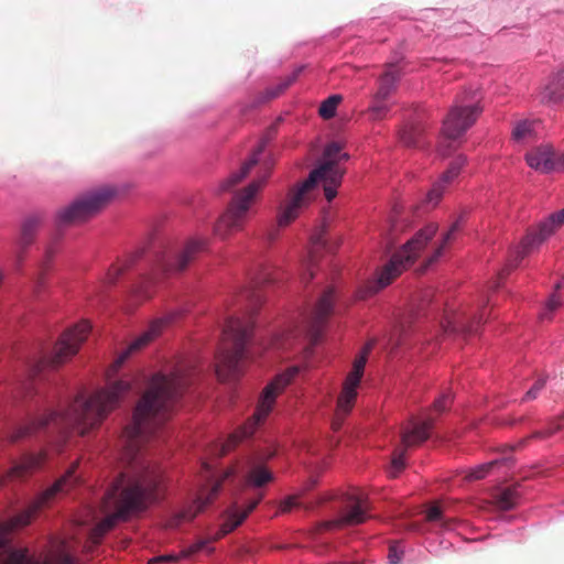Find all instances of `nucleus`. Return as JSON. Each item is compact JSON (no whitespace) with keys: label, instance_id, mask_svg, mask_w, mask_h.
<instances>
[{"label":"nucleus","instance_id":"f257e3e1","mask_svg":"<svg viewBox=\"0 0 564 564\" xmlns=\"http://www.w3.org/2000/svg\"><path fill=\"white\" fill-rule=\"evenodd\" d=\"M194 367L187 360L154 373L139 400L131 424L122 435L123 471L106 491L100 512L106 517L91 529L83 551L91 552L117 521L144 510L161 498L164 479L159 465L141 453L142 444L169 419L171 410L191 383Z\"/></svg>","mask_w":564,"mask_h":564},{"label":"nucleus","instance_id":"f03ea898","mask_svg":"<svg viewBox=\"0 0 564 564\" xmlns=\"http://www.w3.org/2000/svg\"><path fill=\"white\" fill-rule=\"evenodd\" d=\"M182 315L181 311H173L165 316L153 319L148 329L139 335L129 347L108 368L106 376L108 383L91 395L78 394L64 410L51 411L30 419L20 425L11 435L12 442L30 436L45 426H54L63 434L76 431L84 436L96 429L113 411L132 388V379L129 377L110 381L121 368L127 358L134 351L142 349Z\"/></svg>","mask_w":564,"mask_h":564},{"label":"nucleus","instance_id":"7ed1b4c3","mask_svg":"<svg viewBox=\"0 0 564 564\" xmlns=\"http://www.w3.org/2000/svg\"><path fill=\"white\" fill-rule=\"evenodd\" d=\"M78 465V462H74L26 510L0 524V564H76L74 555L79 543L73 539L56 542L43 560L31 555L28 549H7L6 544L11 532L28 525L39 510L47 506L57 494L65 492L79 482V476L76 474Z\"/></svg>","mask_w":564,"mask_h":564},{"label":"nucleus","instance_id":"20e7f679","mask_svg":"<svg viewBox=\"0 0 564 564\" xmlns=\"http://www.w3.org/2000/svg\"><path fill=\"white\" fill-rule=\"evenodd\" d=\"M348 158V154L341 151L340 144L336 142L328 144L323 152L318 167L314 169L303 183L290 189L285 200L279 208L278 225L286 227L294 221L300 213L313 200V192L319 183L323 184L326 199L330 202L335 198L345 173L341 163L346 162Z\"/></svg>","mask_w":564,"mask_h":564},{"label":"nucleus","instance_id":"39448f33","mask_svg":"<svg viewBox=\"0 0 564 564\" xmlns=\"http://www.w3.org/2000/svg\"><path fill=\"white\" fill-rule=\"evenodd\" d=\"M271 456L272 454L267 456L262 454L249 456L240 465L228 468L221 476H217L214 473L213 466L209 463L203 462L202 477L205 478L207 484L198 490L196 499L189 506L173 514L166 521L165 527L177 529L183 523L192 521L217 498L223 481L236 474L241 476L247 487L260 488L272 481L273 474L265 466V460Z\"/></svg>","mask_w":564,"mask_h":564},{"label":"nucleus","instance_id":"423d86ee","mask_svg":"<svg viewBox=\"0 0 564 564\" xmlns=\"http://www.w3.org/2000/svg\"><path fill=\"white\" fill-rule=\"evenodd\" d=\"M253 328L251 316L230 317L226 322L216 352V373L219 380L236 379L247 359L246 346Z\"/></svg>","mask_w":564,"mask_h":564},{"label":"nucleus","instance_id":"0eeeda50","mask_svg":"<svg viewBox=\"0 0 564 564\" xmlns=\"http://www.w3.org/2000/svg\"><path fill=\"white\" fill-rule=\"evenodd\" d=\"M272 164L264 162L257 177L246 187L237 191L226 210L219 216L214 226V234L220 239H227L232 234L243 230L249 218L256 214V205L260 197Z\"/></svg>","mask_w":564,"mask_h":564},{"label":"nucleus","instance_id":"6e6552de","mask_svg":"<svg viewBox=\"0 0 564 564\" xmlns=\"http://www.w3.org/2000/svg\"><path fill=\"white\" fill-rule=\"evenodd\" d=\"M437 230L438 226L435 223H431L420 229L397 253L392 256L391 260L381 268L377 274V280L369 282L359 291V297L366 299L371 296L379 290L389 285L406 268L414 263V261L425 250L427 243L434 238Z\"/></svg>","mask_w":564,"mask_h":564},{"label":"nucleus","instance_id":"1a4fd4ad","mask_svg":"<svg viewBox=\"0 0 564 564\" xmlns=\"http://www.w3.org/2000/svg\"><path fill=\"white\" fill-rule=\"evenodd\" d=\"M335 299V289L333 286L327 288L313 310L302 316L299 325L272 338L271 347L274 349H289L301 337L308 338L313 345L316 344L323 333L327 318L333 312Z\"/></svg>","mask_w":564,"mask_h":564},{"label":"nucleus","instance_id":"9d476101","mask_svg":"<svg viewBox=\"0 0 564 564\" xmlns=\"http://www.w3.org/2000/svg\"><path fill=\"white\" fill-rule=\"evenodd\" d=\"M302 367L292 366L284 372L278 375L270 383L265 386L252 417L239 431L231 434L226 443L221 444L219 456L227 454L242 438L249 437L253 434L256 427L262 423L271 413L276 397L283 392V390L292 382V380L300 373Z\"/></svg>","mask_w":564,"mask_h":564},{"label":"nucleus","instance_id":"9b49d317","mask_svg":"<svg viewBox=\"0 0 564 564\" xmlns=\"http://www.w3.org/2000/svg\"><path fill=\"white\" fill-rule=\"evenodd\" d=\"M481 108L476 104L464 106L455 105L443 121L437 152L441 156H447L457 147L462 135L476 122Z\"/></svg>","mask_w":564,"mask_h":564},{"label":"nucleus","instance_id":"f8f14e48","mask_svg":"<svg viewBox=\"0 0 564 564\" xmlns=\"http://www.w3.org/2000/svg\"><path fill=\"white\" fill-rule=\"evenodd\" d=\"M116 196L117 191L111 186L90 191L59 210L58 221L61 224L84 221L105 208Z\"/></svg>","mask_w":564,"mask_h":564},{"label":"nucleus","instance_id":"ddd939ff","mask_svg":"<svg viewBox=\"0 0 564 564\" xmlns=\"http://www.w3.org/2000/svg\"><path fill=\"white\" fill-rule=\"evenodd\" d=\"M262 495H259L256 499L250 501L246 507H240L237 503H234L230 506L225 514H224V521L219 528V530L212 536L200 539L189 546L183 549L181 551L182 558H189L193 555H196L198 553L205 552V553H212L214 551V547L212 544L234 531L237 527H239L245 519L248 517V514L258 506V503L262 499Z\"/></svg>","mask_w":564,"mask_h":564},{"label":"nucleus","instance_id":"4468645a","mask_svg":"<svg viewBox=\"0 0 564 564\" xmlns=\"http://www.w3.org/2000/svg\"><path fill=\"white\" fill-rule=\"evenodd\" d=\"M91 325L88 321H82L73 328L66 330L56 343L54 354L50 359H42L31 369V376L35 377L46 367L56 368L72 358L86 340Z\"/></svg>","mask_w":564,"mask_h":564},{"label":"nucleus","instance_id":"2eb2a0df","mask_svg":"<svg viewBox=\"0 0 564 564\" xmlns=\"http://www.w3.org/2000/svg\"><path fill=\"white\" fill-rule=\"evenodd\" d=\"M432 426L433 420L429 417L425 420H411L402 427L401 445L394 449L389 468V475L391 477H397L404 469L405 451L426 441Z\"/></svg>","mask_w":564,"mask_h":564},{"label":"nucleus","instance_id":"dca6fc26","mask_svg":"<svg viewBox=\"0 0 564 564\" xmlns=\"http://www.w3.org/2000/svg\"><path fill=\"white\" fill-rule=\"evenodd\" d=\"M373 345V341L367 343L366 346L359 352V355H357L354 359L351 370L346 376V379L341 387V391L337 398L336 409L340 413L349 414L355 405L358 394L357 389L364 376V370L368 355L371 351Z\"/></svg>","mask_w":564,"mask_h":564},{"label":"nucleus","instance_id":"f3484780","mask_svg":"<svg viewBox=\"0 0 564 564\" xmlns=\"http://www.w3.org/2000/svg\"><path fill=\"white\" fill-rule=\"evenodd\" d=\"M564 224V208L551 215L543 221L539 229L534 232L528 234L514 251L512 259L509 260L508 270L516 268L518 263L528 256L535 247L547 239L560 226ZM506 270L502 271L507 274Z\"/></svg>","mask_w":564,"mask_h":564},{"label":"nucleus","instance_id":"a211bd4d","mask_svg":"<svg viewBox=\"0 0 564 564\" xmlns=\"http://www.w3.org/2000/svg\"><path fill=\"white\" fill-rule=\"evenodd\" d=\"M369 502L367 495L361 490H354L346 495L345 506L338 519L323 523L324 529H337L357 525L369 518Z\"/></svg>","mask_w":564,"mask_h":564},{"label":"nucleus","instance_id":"6ab92c4d","mask_svg":"<svg viewBox=\"0 0 564 564\" xmlns=\"http://www.w3.org/2000/svg\"><path fill=\"white\" fill-rule=\"evenodd\" d=\"M485 313L481 312L479 316L470 321L466 313L455 307L447 305L444 308L443 316L440 322L441 329L444 335L454 333H476L479 325L482 323Z\"/></svg>","mask_w":564,"mask_h":564},{"label":"nucleus","instance_id":"aec40b11","mask_svg":"<svg viewBox=\"0 0 564 564\" xmlns=\"http://www.w3.org/2000/svg\"><path fill=\"white\" fill-rule=\"evenodd\" d=\"M465 163V156L458 155L455 158V160L451 163V166L443 173L440 180L433 184L432 188L427 193L425 199L427 205L435 207L440 203L444 192L448 185L458 176Z\"/></svg>","mask_w":564,"mask_h":564},{"label":"nucleus","instance_id":"412c9836","mask_svg":"<svg viewBox=\"0 0 564 564\" xmlns=\"http://www.w3.org/2000/svg\"><path fill=\"white\" fill-rule=\"evenodd\" d=\"M206 241L202 239H191L185 245L182 252H180L173 261L171 259H164L162 262V269L166 273H175L184 270L187 264L205 249Z\"/></svg>","mask_w":564,"mask_h":564},{"label":"nucleus","instance_id":"4be33fe9","mask_svg":"<svg viewBox=\"0 0 564 564\" xmlns=\"http://www.w3.org/2000/svg\"><path fill=\"white\" fill-rule=\"evenodd\" d=\"M527 164L534 171L549 174L554 172L555 152L550 144H541L525 153Z\"/></svg>","mask_w":564,"mask_h":564},{"label":"nucleus","instance_id":"5701e85b","mask_svg":"<svg viewBox=\"0 0 564 564\" xmlns=\"http://www.w3.org/2000/svg\"><path fill=\"white\" fill-rule=\"evenodd\" d=\"M41 221V217L36 215L30 216L23 221L21 236L18 241V251L15 254L17 269H20V267L22 265L25 250L29 246L33 243Z\"/></svg>","mask_w":564,"mask_h":564},{"label":"nucleus","instance_id":"b1692460","mask_svg":"<svg viewBox=\"0 0 564 564\" xmlns=\"http://www.w3.org/2000/svg\"><path fill=\"white\" fill-rule=\"evenodd\" d=\"M263 143H260L258 148L253 151L250 159L247 160L241 167L232 172L223 183L221 191H229L231 187L240 183L243 178H246L251 171L259 164V155L263 151Z\"/></svg>","mask_w":564,"mask_h":564},{"label":"nucleus","instance_id":"393cba45","mask_svg":"<svg viewBox=\"0 0 564 564\" xmlns=\"http://www.w3.org/2000/svg\"><path fill=\"white\" fill-rule=\"evenodd\" d=\"M540 122L521 119L514 122L511 131V140L517 144H528L535 140Z\"/></svg>","mask_w":564,"mask_h":564},{"label":"nucleus","instance_id":"a878e982","mask_svg":"<svg viewBox=\"0 0 564 564\" xmlns=\"http://www.w3.org/2000/svg\"><path fill=\"white\" fill-rule=\"evenodd\" d=\"M47 458V452L41 451L37 454L24 455L20 463L10 470V477L18 478L40 468Z\"/></svg>","mask_w":564,"mask_h":564},{"label":"nucleus","instance_id":"bb28decb","mask_svg":"<svg viewBox=\"0 0 564 564\" xmlns=\"http://www.w3.org/2000/svg\"><path fill=\"white\" fill-rule=\"evenodd\" d=\"M462 217L456 219L448 230L443 234L441 240L436 241L433 245L432 252L426 258V265H430L437 261L440 257L444 253L445 249L455 240L457 232L460 229Z\"/></svg>","mask_w":564,"mask_h":564},{"label":"nucleus","instance_id":"cd10ccee","mask_svg":"<svg viewBox=\"0 0 564 564\" xmlns=\"http://www.w3.org/2000/svg\"><path fill=\"white\" fill-rule=\"evenodd\" d=\"M414 315L406 313L402 315L390 333L389 343L392 347H399L414 329Z\"/></svg>","mask_w":564,"mask_h":564},{"label":"nucleus","instance_id":"c85d7f7f","mask_svg":"<svg viewBox=\"0 0 564 564\" xmlns=\"http://www.w3.org/2000/svg\"><path fill=\"white\" fill-rule=\"evenodd\" d=\"M400 76L399 68L395 65H390L380 76L375 95L390 99V96L397 90V84Z\"/></svg>","mask_w":564,"mask_h":564},{"label":"nucleus","instance_id":"c756f323","mask_svg":"<svg viewBox=\"0 0 564 564\" xmlns=\"http://www.w3.org/2000/svg\"><path fill=\"white\" fill-rule=\"evenodd\" d=\"M542 99L547 101H560L564 99V69L554 73L542 90Z\"/></svg>","mask_w":564,"mask_h":564},{"label":"nucleus","instance_id":"7c9ffc66","mask_svg":"<svg viewBox=\"0 0 564 564\" xmlns=\"http://www.w3.org/2000/svg\"><path fill=\"white\" fill-rule=\"evenodd\" d=\"M311 247H310V260H308V268H307V275H303V280H311L314 276V272L312 269L313 262H315L319 251L325 247L326 239H325V228L321 227L318 228L312 236H311Z\"/></svg>","mask_w":564,"mask_h":564},{"label":"nucleus","instance_id":"2f4dec72","mask_svg":"<svg viewBox=\"0 0 564 564\" xmlns=\"http://www.w3.org/2000/svg\"><path fill=\"white\" fill-rule=\"evenodd\" d=\"M519 498L520 496L516 488L507 487L494 495V502L500 510H510L517 506Z\"/></svg>","mask_w":564,"mask_h":564},{"label":"nucleus","instance_id":"473e14b6","mask_svg":"<svg viewBox=\"0 0 564 564\" xmlns=\"http://www.w3.org/2000/svg\"><path fill=\"white\" fill-rule=\"evenodd\" d=\"M391 106L389 99L379 97L378 95L372 96L371 104L368 108V113L372 120H382L387 117Z\"/></svg>","mask_w":564,"mask_h":564},{"label":"nucleus","instance_id":"72a5a7b5","mask_svg":"<svg viewBox=\"0 0 564 564\" xmlns=\"http://www.w3.org/2000/svg\"><path fill=\"white\" fill-rule=\"evenodd\" d=\"M252 280L256 284L272 282L273 267L268 262L258 263L252 273Z\"/></svg>","mask_w":564,"mask_h":564},{"label":"nucleus","instance_id":"f704fd0d","mask_svg":"<svg viewBox=\"0 0 564 564\" xmlns=\"http://www.w3.org/2000/svg\"><path fill=\"white\" fill-rule=\"evenodd\" d=\"M341 101L340 95H333L325 99L319 106V116L323 119H330L335 116L336 109Z\"/></svg>","mask_w":564,"mask_h":564},{"label":"nucleus","instance_id":"c9c22d12","mask_svg":"<svg viewBox=\"0 0 564 564\" xmlns=\"http://www.w3.org/2000/svg\"><path fill=\"white\" fill-rule=\"evenodd\" d=\"M562 300L558 294L554 293L550 296L547 302L545 303L544 308L540 313L539 317L541 321H551L553 313L561 307Z\"/></svg>","mask_w":564,"mask_h":564},{"label":"nucleus","instance_id":"e433bc0d","mask_svg":"<svg viewBox=\"0 0 564 564\" xmlns=\"http://www.w3.org/2000/svg\"><path fill=\"white\" fill-rule=\"evenodd\" d=\"M498 464V460H492L486 464L478 465L475 468H471L465 477L468 480L482 479L489 474L490 469Z\"/></svg>","mask_w":564,"mask_h":564},{"label":"nucleus","instance_id":"4c0bfd02","mask_svg":"<svg viewBox=\"0 0 564 564\" xmlns=\"http://www.w3.org/2000/svg\"><path fill=\"white\" fill-rule=\"evenodd\" d=\"M420 130L414 126H406L400 132L401 141L408 147H415L419 143Z\"/></svg>","mask_w":564,"mask_h":564},{"label":"nucleus","instance_id":"58836bf2","mask_svg":"<svg viewBox=\"0 0 564 564\" xmlns=\"http://www.w3.org/2000/svg\"><path fill=\"white\" fill-rule=\"evenodd\" d=\"M153 282L152 280H144L137 289L135 296L140 300H147L153 294Z\"/></svg>","mask_w":564,"mask_h":564},{"label":"nucleus","instance_id":"ea45409f","mask_svg":"<svg viewBox=\"0 0 564 564\" xmlns=\"http://www.w3.org/2000/svg\"><path fill=\"white\" fill-rule=\"evenodd\" d=\"M426 519L431 522L443 521V510L440 505H433L426 510Z\"/></svg>","mask_w":564,"mask_h":564},{"label":"nucleus","instance_id":"a19ab883","mask_svg":"<svg viewBox=\"0 0 564 564\" xmlns=\"http://www.w3.org/2000/svg\"><path fill=\"white\" fill-rule=\"evenodd\" d=\"M121 273H122V268L117 264H112L106 273L104 283L105 284L115 283Z\"/></svg>","mask_w":564,"mask_h":564},{"label":"nucleus","instance_id":"79ce46f5","mask_svg":"<svg viewBox=\"0 0 564 564\" xmlns=\"http://www.w3.org/2000/svg\"><path fill=\"white\" fill-rule=\"evenodd\" d=\"M452 402V397L449 393L442 394L438 399H436L433 403V409L437 412H442L448 408Z\"/></svg>","mask_w":564,"mask_h":564},{"label":"nucleus","instance_id":"37998d69","mask_svg":"<svg viewBox=\"0 0 564 564\" xmlns=\"http://www.w3.org/2000/svg\"><path fill=\"white\" fill-rule=\"evenodd\" d=\"M178 558H182L181 552L178 554H169V555H161V556L152 557L149 560V564L176 562Z\"/></svg>","mask_w":564,"mask_h":564},{"label":"nucleus","instance_id":"c03bdc74","mask_svg":"<svg viewBox=\"0 0 564 564\" xmlns=\"http://www.w3.org/2000/svg\"><path fill=\"white\" fill-rule=\"evenodd\" d=\"M46 275L47 273L40 271L33 286V292L35 295H39L46 284Z\"/></svg>","mask_w":564,"mask_h":564},{"label":"nucleus","instance_id":"a18cd8bd","mask_svg":"<svg viewBox=\"0 0 564 564\" xmlns=\"http://www.w3.org/2000/svg\"><path fill=\"white\" fill-rule=\"evenodd\" d=\"M402 558V551L399 550L398 545L393 544L389 547L388 560L390 564H399Z\"/></svg>","mask_w":564,"mask_h":564},{"label":"nucleus","instance_id":"49530a36","mask_svg":"<svg viewBox=\"0 0 564 564\" xmlns=\"http://www.w3.org/2000/svg\"><path fill=\"white\" fill-rule=\"evenodd\" d=\"M348 415V413H340L337 409L335 411L334 417L332 420V430L334 432H337L341 429L345 417Z\"/></svg>","mask_w":564,"mask_h":564},{"label":"nucleus","instance_id":"de8ad7c7","mask_svg":"<svg viewBox=\"0 0 564 564\" xmlns=\"http://www.w3.org/2000/svg\"><path fill=\"white\" fill-rule=\"evenodd\" d=\"M297 505H299L297 497H295V496L288 497L280 503V511L289 512L293 508L297 507Z\"/></svg>","mask_w":564,"mask_h":564},{"label":"nucleus","instance_id":"09e8293b","mask_svg":"<svg viewBox=\"0 0 564 564\" xmlns=\"http://www.w3.org/2000/svg\"><path fill=\"white\" fill-rule=\"evenodd\" d=\"M302 68H297L295 69L292 75H290L281 85H280V88H279V91L273 94V97L278 96L279 93L283 91L284 89H286L292 83H294L299 76V74L301 73Z\"/></svg>","mask_w":564,"mask_h":564},{"label":"nucleus","instance_id":"8fccbe9b","mask_svg":"<svg viewBox=\"0 0 564 564\" xmlns=\"http://www.w3.org/2000/svg\"><path fill=\"white\" fill-rule=\"evenodd\" d=\"M544 384H545L544 379L536 380L535 383L533 384V387L527 392L525 399L527 400L534 399L536 397V394L539 393V391H541L543 389Z\"/></svg>","mask_w":564,"mask_h":564},{"label":"nucleus","instance_id":"3c124183","mask_svg":"<svg viewBox=\"0 0 564 564\" xmlns=\"http://www.w3.org/2000/svg\"><path fill=\"white\" fill-rule=\"evenodd\" d=\"M52 259H53V253L51 250H47L45 253V257L41 263L40 271L47 273L51 268Z\"/></svg>","mask_w":564,"mask_h":564},{"label":"nucleus","instance_id":"603ef678","mask_svg":"<svg viewBox=\"0 0 564 564\" xmlns=\"http://www.w3.org/2000/svg\"><path fill=\"white\" fill-rule=\"evenodd\" d=\"M564 171V153L556 154L554 160V172H563Z\"/></svg>","mask_w":564,"mask_h":564},{"label":"nucleus","instance_id":"864d4df0","mask_svg":"<svg viewBox=\"0 0 564 564\" xmlns=\"http://www.w3.org/2000/svg\"><path fill=\"white\" fill-rule=\"evenodd\" d=\"M558 429H560V426H556V427L550 429V430H545V431H538L532 434V437L533 438H545V437L553 435L555 433V431Z\"/></svg>","mask_w":564,"mask_h":564},{"label":"nucleus","instance_id":"5fc2aeb1","mask_svg":"<svg viewBox=\"0 0 564 564\" xmlns=\"http://www.w3.org/2000/svg\"><path fill=\"white\" fill-rule=\"evenodd\" d=\"M97 517L95 514V511L90 510V509H87V518H79L77 520L78 524L79 525H86L90 522V520H95Z\"/></svg>","mask_w":564,"mask_h":564},{"label":"nucleus","instance_id":"6e6d98bb","mask_svg":"<svg viewBox=\"0 0 564 564\" xmlns=\"http://www.w3.org/2000/svg\"><path fill=\"white\" fill-rule=\"evenodd\" d=\"M398 225L397 224H393L392 227H391V230H390V236L392 237L397 231H398Z\"/></svg>","mask_w":564,"mask_h":564},{"label":"nucleus","instance_id":"4d7b16f0","mask_svg":"<svg viewBox=\"0 0 564 564\" xmlns=\"http://www.w3.org/2000/svg\"><path fill=\"white\" fill-rule=\"evenodd\" d=\"M3 279H4V273L2 270H0V284L2 283Z\"/></svg>","mask_w":564,"mask_h":564},{"label":"nucleus","instance_id":"13d9d810","mask_svg":"<svg viewBox=\"0 0 564 564\" xmlns=\"http://www.w3.org/2000/svg\"><path fill=\"white\" fill-rule=\"evenodd\" d=\"M555 288H556V289H560V288H561V283H557V284L555 285Z\"/></svg>","mask_w":564,"mask_h":564}]
</instances>
